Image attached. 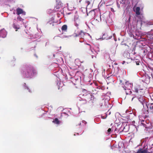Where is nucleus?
I'll return each mask as SVG.
<instances>
[{"mask_svg": "<svg viewBox=\"0 0 153 153\" xmlns=\"http://www.w3.org/2000/svg\"><path fill=\"white\" fill-rule=\"evenodd\" d=\"M133 91L135 92V95L138 98L139 101L142 102L143 101V97L144 94L143 87L140 85H137L134 87Z\"/></svg>", "mask_w": 153, "mask_h": 153, "instance_id": "nucleus-1", "label": "nucleus"}, {"mask_svg": "<svg viewBox=\"0 0 153 153\" xmlns=\"http://www.w3.org/2000/svg\"><path fill=\"white\" fill-rule=\"evenodd\" d=\"M26 68L25 71L22 72L25 77L31 78L33 76L36 74V71L32 66L27 65L26 66Z\"/></svg>", "mask_w": 153, "mask_h": 153, "instance_id": "nucleus-2", "label": "nucleus"}, {"mask_svg": "<svg viewBox=\"0 0 153 153\" xmlns=\"http://www.w3.org/2000/svg\"><path fill=\"white\" fill-rule=\"evenodd\" d=\"M131 87V84H128L127 83H126L123 87V88L125 90V92L126 94L129 95L131 94L132 92L130 89Z\"/></svg>", "mask_w": 153, "mask_h": 153, "instance_id": "nucleus-3", "label": "nucleus"}, {"mask_svg": "<svg viewBox=\"0 0 153 153\" xmlns=\"http://www.w3.org/2000/svg\"><path fill=\"white\" fill-rule=\"evenodd\" d=\"M85 33L82 30L77 31L76 30L74 34V37H79L81 38H83L84 37Z\"/></svg>", "mask_w": 153, "mask_h": 153, "instance_id": "nucleus-4", "label": "nucleus"}, {"mask_svg": "<svg viewBox=\"0 0 153 153\" xmlns=\"http://www.w3.org/2000/svg\"><path fill=\"white\" fill-rule=\"evenodd\" d=\"M140 120H141V123L142 125H143L145 127L148 128L149 127L148 125L150 123L149 120H144L141 119H140Z\"/></svg>", "mask_w": 153, "mask_h": 153, "instance_id": "nucleus-5", "label": "nucleus"}, {"mask_svg": "<svg viewBox=\"0 0 153 153\" xmlns=\"http://www.w3.org/2000/svg\"><path fill=\"white\" fill-rule=\"evenodd\" d=\"M137 153H150L148 151L147 148L139 149L137 152Z\"/></svg>", "mask_w": 153, "mask_h": 153, "instance_id": "nucleus-6", "label": "nucleus"}, {"mask_svg": "<svg viewBox=\"0 0 153 153\" xmlns=\"http://www.w3.org/2000/svg\"><path fill=\"white\" fill-rule=\"evenodd\" d=\"M88 16L91 19H93L94 17L95 13L94 10L90 11L88 13H87Z\"/></svg>", "mask_w": 153, "mask_h": 153, "instance_id": "nucleus-7", "label": "nucleus"}, {"mask_svg": "<svg viewBox=\"0 0 153 153\" xmlns=\"http://www.w3.org/2000/svg\"><path fill=\"white\" fill-rule=\"evenodd\" d=\"M16 11V14L18 15H19L21 14H22L24 15H25V12H24L22 9L20 8H18L17 9Z\"/></svg>", "mask_w": 153, "mask_h": 153, "instance_id": "nucleus-8", "label": "nucleus"}, {"mask_svg": "<svg viewBox=\"0 0 153 153\" xmlns=\"http://www.w3.org/2000/svg\"><path fill=\"white\" fill-rule=\"evenodd\" d=\"M86 98L88 100H89V101H92L94 99V97L93 95L90 93H88L86 95Z\"/></svg>", "mask_w": 153, "mask_h": 153, "instance_id": "nucleus-9", "label": "nucleus"}, {"mask_svg": "<svg viewBox=\"0 0 153 153\" xmlns=\"http://www.w3.org/2000/svg\"><path fill=\"white\" fill-rule=\"evenodd\" d=\"M62 7V6L60 4H56L54 7V10L55 11H58L59 10V9L60 8Z\"/></svg>", "mask_w": 153, "mask_h": 153, "instance_id": "nucleus-10", "label": "nucleus"}, {"mask_svg": "<svg viewBox=\"0 0 153 153\" xmlns=\"http://www.w3.org/2000/svg\"><path fill=\"white\" fill-rule=\"evenodd\" d=\"M13 27L16 29V31H17V30L19 29L20 28V27L18 25H16L14 23L13 24Z\"/></svg>", "mask_w": 153, "mask_h": 153, "instance_id": "nucleus-11", "label": "nucleus"}, {"mask_svg": "<svg viewBox=\"0 0 153 153\" xmlns=\"http://www.w3.org/2000/svg\"><path fill=\"white\" fill-rule=\"evenodd\" d=\"M140 8L139 7H137L136 8V10L134 11L136 12V13L137 15H140Z\"/></svg>", "mask_w": 153, "mask_h": 153, "instance_id": "nucleus-12", "label": "nucleus"}, {"mask_svg": "<svg viewBox=\"0 0 153 153\" xmlns=\"http://www.w3.org/2000/svg\"><path fill=\"white\" fill-rule=\"evenodd\" d=\"M91 1H91H88V0H86L84 2V4L85 5V7H87L90 4V2Z\"/></svg>", "mask_w": 153, "mask_h": 153, "instance_id": "nucleus-13", "label": "nucleus"}, {"mask_svg": "<svg viewBox=\"0 0 153 153\" xmlns=\"http://www.w3.org/2000/svg\"><path fill=\"white\" fill-rule=\"evenodd\" d=\"M53 122L57 124H59L60 123L59 120L57 118H55L53 121Z\"/></svg>", "mask_w": 153, "mask_h": 153, "instance_id": "nucleus-14", "label": "nucleus"}, {"mask_svg": "<svg viewBox=\"0 0 153 153\" xmlns=\"http://www.w3.org/2000/svg\"><path fill=\"white\" fill-rule=\"evenodd\" d=\"M67 29V26L66 25H63L61 28V29L62 31H66Z\"/></svg>", "mask_w": 153, "mask_h": 153, "instance_id": "nucleus-15", "label": "nucleus"}, {"mask_svg": "<svg viewBox=\"0 0 153 153\" xmlns=\"http://www.w3.org/2000/svg\"><path fill=\"white\" fill-rule=\"evenodd\" d=\"M87 8L86 7H82L81 8V11L83 13H85L87 12Z\"/></svg>", "mask_w": 153, "mask_h": 153, "instance_id": "nucleus-16", "label": "nucleus"}, {"mask_svg": "<svg viewBox=\"0 0 153 153\" xmlns=\"http://www.w3.org/2000/svg\"><path fill=\"white\" fill-rule=\"evenodd\" d=\"M85 47L86 48H88L89 49H90L91 51H92V50L91 49V45L89 44H87L86 45Z\"/></svg>", "mask_w": 153, "mask_h": 153, "instance_id": "nucleus-17", "label": "nucleus"}, {"mask_svg": "<svg viewBox=\"0 0 153 153\" xmlns=\"http://www.w3.org/2000/svg\"><path fill=\"white\" fill-rule=\"evenodd\" d=\"M150 110L153 113V104H151L149 106Z\"/></svg>", "mask_w": 153, "mask_h": 153, "instance_id": "nucleus-18", "label": "nucleus"}, {"mask_svg": "<svg viewBox=\"0 0 153 153\" xmlns=\"http://www.w3.org/2000/svg\"><path fill=\"white\" fill-rule=\"evenodd\" d=\"M17 19L18 20L20 21H23V19L20 16H19L18 17H17Z\"/></svg>", "mask_w": 153, "mask_h": 153, "instance_id": "nucleus-19", "label": "nucleus"}, {"mask_svg": "<svg viewBox=\"0 0 153 153\" xmlns=\"http://www.w3.org/2000/svg\"><path fill=\"white\" fill-rule=\"evenodd\" d=\"M111 128H109L107 130L108 133H110V132H111Z\"/></svg>", "mask_w": 153, "mask_h": 153, "instance_id": "nucleus-20", "label": "nucleus"}, {"mask_svg": "<svg viewBox=\"0 0 153 153\" xmlns=\"http://www.w3.org/2000/svg\"><path fill=\"white\" fill-rule=\"evenodd\" d=\"M3 33H6V32L5 31H0V35H1V34Z\"/></svg>", "mask_w": 153, "mask_h": 153, "instance_id": "nucleus-21", "label": "nucleus"}, {"mask_svg": "<svg viewBox=\"0 0 153 153\" xmlns=\"http://www.w3.org/2000/svg\"><path fill=\"white\" fill-rule=\"evenodd\" d=\"M136 64L137 65H139V62L138 61L136 62Z\"/></svg>", "mask_w": 153, "mask_h": 153, "instance_id": "nucleus-22", "label": "nucleus"}, {"mask_svg": "<svg viewBox=\"0 0 153 153\" xmlns=\"http://www.w3.org/2000/svg\"><path fill=\"white\" fill-rule=\"evenodd\" d=\"M77 1H79V2H80L82 0H76Z\"/></svg>", "mask_w": 153, "mask_h": 153, "instance_id": "nucleus-23", "label": "nucleus"}, {"mask_svg": "<svg viewBox=\"0 0 153 153\" xmlns=\"http://www.w3.org/2000/svg\"><path fill=\"white\" fill-rule=\"evenodd\" d=\"M86 91V90H85V89H83L82 90V91H83V92H84V91Z\"/></svg>", "mask_w": 153, "mask_h": 153, "instance_id": "nucleus-24", "label": "nucleus"}, {"mask_svg": "<svg viewBox=\"0 0 153 153\" xmlns=\"http://www.w3.org/2000/svg\"><path fill=\"white\" fill-rule=\"evenodd\" d=\"M105 38H106V39H110V37H107Z\"/></svg>", "mask_w": 153, "mask_h": 153, "instance_id": "nucleus-25", "label": "nucleus"}, {"mask_svg": "<svg viewBox=\"0 0 153 153\" xmlns=\"http://www.w3.org/2000/svg\"><path fill=\"white\" fill-rule=\"evenodd\" d=\"M120 83H122V84H123V83H122V81L121 80H120Z\"/></svg>", "mask_w": 153, "mask_h": 153, "instance_id": "nucleus-26", "label": "nucleus"}, {"mask_svg": "<svg viewBox=\"0 0 153 153\" xmlns=\"http://www.w3.org/2000/svg\"><path fill=\"white\" fill-rule=\"evenodd\" d=\"M125 127H124V128H123V131H126L125 130Z\"/></svg>", "mask_w": 153, "mask_h": 153, "instance_id": "nucleus-27", "label": "nucleus"}, {"mask_svg": "<svg viewBox=\"0 0 153 153\" xmlns=\"http://www.w3.org/2000/svg\"><path fill=\"white\" fill-rule=\"evenodd\" d=\"M5 34L4 35V36H2V37H5Z\"/></svg>", "mask_w": 153, "mask_h": 153, "instance_id": "nucleus-28", "label": "nucleus"}, {"mask_svg": "<svg viewBox=\"0 0 153 153\" xmlns=\"http://www.w3.org/2000/svg\"><path fill=\"white\" fill-rule=\"evenodd\" d=\"M60 88V87L58 86V88L59 89Z\"/></svg>", "mask_w": 153, "mask_h": 153, "instance_id": "nucleus-29", "label": "nucleus"}, {"mask_svg": "<svg viewBox=\"0 0 153 153\" xmlns=\"http://www.w3.org/2000/svg\"><path fill=\"white\" fill-rule=\"evenodd\" d=\"M26 88H27V89H28V90H29V88H28V87H26Z\"/></svg>", "mask_w": 153, "mask_h": 153, "instance_id": "nucleus-30", "label": "nucleus"}, {"mask_svg": "<svg viewBox=\"0 0 153 153\" xmlns=\"http://www.w3.org/2000/svg\"><path fill=\"white\" fill-rule=\"evenodd\" d=\"M105 35H106V34H104V36H105Z\"/></svg>", "mask_w": 153, "mask_h": 153, "instance_id": "nucleus-31", "label": "nucleus"}, {"mask_svg": "<svg viewBox=\"0 0 153 153\" xmlns=\"http://www.w3.org/2000/svg\"><path fill=\"white\" fill-rule=\"evenodd\" d=\"M76 26H78V24H76Z\"/></svg>", "mask_w": 153, "mask_h": 153, "instance_id": "nucleus-32", "label": "nucleus"}, {"mask_svg": "<svg viewBox=\"0 0 153 153\" xmlns=\"http://www.w3.org/2000/svg\"><path fill=\"white\" fill-rule=\"evenodd\" d=\"M29 92H30V90H29Z\"/></svg>", "mask_w": 153, "mask_h": 153, "instance_id": "nucleus-33", "label": "nucleus"}]
</instances>
